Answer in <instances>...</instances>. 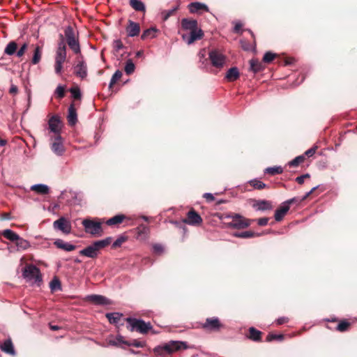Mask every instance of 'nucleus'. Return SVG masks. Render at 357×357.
I'll return each instance as SVG.
<instances>
[{"mask_svg":"<svg viewBox=\"0 0 357 357\" xmlns=\"http://www.w3.org/2000/svg\"><path fill=\"white\" fill-rule=\"evenodd\" d=\"M188 346L186 342L181 341H171L168 343H166L163 346H159L154 349V352L157 355H163L165 354H170L173 352L181 350L186 349Z\"/></svg>","mask_w":357,"mask_h":357,"instance_id":"obj_1","label":"nucleus"},{"mask_svg":"<svg viewBox=\"0 0 357 357\" xmlns=\"http://www.w3.org/2000/svg\"><path fill=\"white\" fill-rule=\"evenodd\" d=\"M239 75L238 68L236 67H232L227 70L225 78L229 82H233L236 80L239 77Z\"/></svg>","mask_w":357,"mask_h":357,"instance_id":"obj_23","label":"nucleus"},{"mask_svg":"<svg viewBox=\"0 0 357 357\" xmlns=\"http://www.w3.org/2000/svg\"><path fill=\"white\" fill-rule=\"evenodd\" d=\"M128 345H132L137 348L143 347L144 343L137 340H133L132 342H128Z\"/></svg>","mask_w":357,"mask_h":357,"instance_id":"obj_58","label":"nucleus"},{"mask_svg":"<svg viewBox=\"0 0 357 357\" xmlns=\"http://www.w3.org/2000/svg\"><path fill=\"white\" fill-rule=\"evenodd\" d=\"M15 241L17 247H18L20 249L26 250L29 246V243L26 240L20 238V236L19 239H17Z\"/></svg>","mask_w":357,"mask_h":357,"instance_id":"obj_45","label":"nucleus"},{"mask_svg":"<svg viewBox=\"0 0 357 357\" xmlns=\"http://www.w3.org/2000/svg\"><path fill=\"white\" fill-rule=\"evenodd\" d=\"M77 112L73 106L71 105L68 108V121L70 126H74L77 122Z\"/></svg>","mask_w":357,"mask_h":357,"instance_id":"obj_26","label":"nucleus"},{"mask_svg":"<svg viewBox=\"0 0 357 357\" xmlns=\"http://www.w3.org/2000/svg\"><path fill=\"white\" fill-rule=\"evenodd\" d=\"M17 48V44L15 41H10L6 45L4 53L7 55L12 56L16 53V50Z\"/></svg>","mask_w":357,"mask_h":357,"instance_id":"obj_29","label":"nucleus"},{"mask_svg":"<svg viewBox=\"0 0 357 357\" xmlns=\"http://www.w3.org/2000/svg\"><path fill=\"white\" fill-rule=\"evenodd\" d=\"M137 229L139 236L146 235L149 231V227L144 225H140Z\"/></svg>","mask_w":357,"mask_h":357,"instance_id":"obj_51","label":"nucleus"},{"mask_svg":"<svg viewBox=\"0 0 357 357\" xmlns=\"http://www.w3.org/2000/svg\"><path fill=\"white\" fill-rule=\"evenodd\" d=\"M261 331L255 329L254 327H251L249 329V338L253 341H259L261 340Z\"/></svg>","mask_w":357,"mask_h":357,"instance_id":"obj_35","label":"nucleus"},{"mask_svg":"<svg viewBox=\"0 0 357 357\" xmlns=\"http://www.w3.org/2000/svg\"><path fill=\"white\" fill-rule=\"evenodd\" d=\"M126 216L123 214L116 215L107 220L106 223L108 225H115L121 223Z\"/></svg>","mask_w":357,"mask_h":357,"instance_id":"obj_31","label":"nucleus"},{"mask_svg":"<svg viewBox=\"0 0 357 357\" xmlns=\"http://www.w3.org/2000/svg\"><path fill=\"white\" fill-rule=\"evenodd\" d=\"M264 172L271 175L280 174L283 172V168L281 166H275L268 167Z\"/></svg>","mask_w":357,"mask_h":357,"instance_id":"obj_38","label":"nucleus"},{"mask_svg":"<svg viewBox=\"0 0 357 357\" xmlns=\"http://www.w3.org/2000/svg\"><path fill=\"white\" fill-rule=\"evenodd\" d=\"M28 45L27 43H24L21 47L19 49L18 51L16 50V55L17 57H21L24 55L25 53L26 49H27Z\"/></svg>","mask_w":357,"mask_h":357,"instance_id":"obj_55","label":"nucleus"},{"mask_svg":"<svg viewBox=\"0 0 357 357\" xmlns=\"http://www.w3.org/2000/svg\"><path fill=\"white\" fill-rule=\"evenodd\" d=\"M250 69L254 72V73H257V72H259L262 70L263 68V66H262V63L261 62H259V61L257 60H254V59H252L250 61Z\"/></svg>","mask_w":357,"mask_h":357,"instance_id":"obj_39","label":"nucleus"},{"mask_svg":"<svg viewBox=\"0 0 357 357\" xmlns=\"http://www.w3.org/2000/svg\"><path fill=\"white\" fill-rule=\"evenodd\" d=\"M22 275L26 281L32 283H40L42 280L39 268L32 264L25 266L22 271Z\"/></svg>","mask_w":357,"mask_h":357,"instance_id":"obj_3","label":"nucleus"},{"mask_svg":"<svg viewBox=\"0 0 357 357\" xmlns=\"http://www.w3.org/2000/svg\"><path fill=\"white\" fill-rule=\"evenodd\" d=\"M222 327L218 317L207 318L206 321L202 324V328L208 331H218Z\"/></svg>","mask_w":357,"mask_h":357,"instance_id":"obj_11","label":"nucleus"},{"mask_svg":"<svg viewBox=\"0 0 357 357\" xmlns=\"http://www.w3.org/2000/svg\"><path fill=\"white\" fill-rule=\"evenodd\" d=\"M51 149L52 151L57 155L61 156L65 151L63 139L61 135H57L54 137H51Z\"/></svg>","mask_w":357,"mask_h":357,"instance_id":"obj_10","label":"nucleus"},{"mask_svg":"<svg viewBox=\"0 0 357 357\" xmlns=\"http://www.w3.org/2000/svg\"><path fill=\"white\" fill-rule=\"evenodd\" d=\"M54 229L59 230L65 234H69L72 230L71 223L64 217H61L53 223Z\"/></svg>","mask_w":357,"mask_h":357,"instance_id":"obj_9","label":"nucleus"},{"mask_svg":"<svg viewBox=\"0 0 357 357\" xmlns=\"http://www.w3.org/2000/svg\"><path fill=\"white\" fill-rule=\"evenodd\" d=\"M181 25L183 29L191 31L197 28V22L195 20L184 18L181 21Z\"/></svg>","mask_w":357,"mask_h":357,"instance_id":"obj_24","label":"nucleus"},{"mask_svg":"<svg viewBox=\"0 0 357 357\" xmlns=\"http://www.w3.org/2000/svg\"><path fill=\"white\" fill-rule=\"evenodd\" d=\"M156 32H157V29L154 27L148 29L142 33V34L141 36V38L142 40L153 38L155 37Z\"/></svg>","mask_w":357,"mask_h":357,"instance_id":"obj_32","label":"nucleus"},{"mask_svg":"<svg viewBox=\"0 0 357 357\" xmlns=\"http://www.w3.org/2000/svg\"><path fill=\"white\" fill-rule=\"evenodd\" d=\"M1 349L10 355H15V351L14 349V347L13 344V342L10 339H8L5 340L1 345H0Z\"/></svg>","mask_w":357,"mask_h":357,"instance_id":"obj_19","label":"nucleus"},{"mask_svg":"<svg viewBox=\"0 0 357 357\" xmlns=\"http://www.w3.org/2000/svg\"><path fill=\"white\" fill-rule=\"evenodd\" d=\"M54 244L58 248L62 249L65 251L70 252L75 249V245L69 243L65 242L61 239H58L54 242Z\"/></svg>","mask_w":357,"mask_h":357,"instance_id":"obj_21","label":"nucleus"},{"mask_svg":"<svg viewBox=\"0 0 357 357\" xmlns=\"http://www.w3.org/2000/svg\"><path fill=\"white\" fill-rule=\"evenodd\" d=\"M86 300L97 305H107L109 299L101 295L92 294L86 296Z\"/></svg>","mask_w":357,"mask_h":357,"instance_id":"obj_17","label":"nucleus"},{"mask_svg":"<svg viewBox=\"0 0 357 357\" xmlns=\"http://www.w3.org/2000/svg\"><path fill=\"white\" fill-rule=\"evenodd\" d=\"M203 197L208 201V202H213L215 199L214 196L209 192L204 193Z\"/></svg>","mask_w":357,"mask_h":357,"instance_id":"obj_63","label":"nucleus"},{"mask_svg":"<svg viewBox=\"0 0 357 357\" xmlns=\"http://www.w3.org/2000/svg\"><path fill=\"white\" fill-rule=\"evenodd\" d=\"M275 321H276V324L278 325H281V324H283L284 323H287L288 321V318L284 317H280L278 319H276Z\"/></svg>","mask_w":357,"mask_h":357,"instance_id":"obj_64","label":"nucleus"},{"mask_svg":"<svg viewBox=\"0 0 357 357\" xmlns=\"http://www.w3.org/2000/svg\"><path fill=\"white\" fill-rule=\"evenodd\" d=\"M66 58L63 56H55V65L54 69L55 73L58 75L61 73V70L63 68V63L65 62Z\"/></svg>","mask_w":357,"mask_h":357,"instance_id":"obj_27","label":"nucleus"},{"mask_svg":"<svg viewBox=\"0 0 357 357\" xmlns=\"http://www.w3.org/2000/svg\"><path fill=\"white\" fill-rule=\"evenodd\" d=\"M1 234L6 238H7L11 241H15L17 239H19V235L9 229L3 230L1 232Z\"/></svg>","mask_w":357,"mask_h":357,"instance_id":"obj_30","label":"nucleus"},{"mask_svg":"<svg viewBox=\"0 0 357 357\" xmlns=\"http://www.w3.org/2000/svg\"><path fill=\"white\" fill-rule=\"evenodd\" d=\"M75 75L81 78L84 79L87 76V66L82 56L77 58L76 64L74 66Z\"/></svg>","mask_w":357,"mask_h":357,"instance_id":"obj_7","label":"nucleus"},{"mask_svg":"<svg viewBox=\"0 0 357 357\" xmlns=\"http://www.w3.org/2000/svg\"><path fill=\"white\" fill-rule=\"evenodd\" d=\"M109 344L113 346H119L121 344H128V342L123 340V336L117 335L114 339L109 340Z\"/></svg>","mask_w":357,"mask_h":357,"instance_id":"obj_41","label":"nucleus"},{"mask_svg":"<svg viewBox=\"0 0 357 357\" xmlns=\"http://www.w3.org/2000/svg\"><path fill=\"white\" fill-rule=\"evenodd\" d=\"M268 218H259L257 220V223L260 226H265V225H266L268 224Z\"/></svg>","mask_w":357,"mask_h":357,"instance_id":"obj_62","label":"nucleus"},{"mask_svg":"<svg viewBox=\"0 0 357 357\" xmlns=\"http://www.w3.org/2000/svg\"><path fill=\"white\" fill-rule=\"evenodd\" d=\"M130 5L134 10L137 11L145 10L144 3L139 0H130Z\"/></svg>","mask_w":357,"mask_h":357,"instance_id":"obj_34","label":"nucleus"},{"mask_svg":"<svg viewBox=\"0 0 357 357\" xmlns=\"http://www.w3.org/2000/svg\"><path fill=\"white\" fill-rule=\"evenodd\" d=\"M183 222L190 225H197L202 223V219L196 211L191 210L188 213L187 218L184 219Z\"/></svg>","mask_w":357,"mask_h":357,"instance_id":"obj_15","label":"nucleus"},{"mask_svg":"<svg viewBox=\"0 0 357 357\" xmlns=\"http://www.w3.org/2000/svg\"><path fill=\"white\" fill-rule=\"evenodd\" d=\"M206 51L205 49H202L199 52V61L202 63V65H206L207 63V59L206 58Z\"/></svg>","mask_w":357,"mask_h":357,"instance_id":"obj_52","label":"nucleus"},{"mask_svg":"<svg viewBox=\"0 0 357 357\" xmlns=\"http://www.w3.org/2000/svg\"><path fill=\"white\" fill-rule=\"evenodd\" d=\"M135 66L134 63L132 62V61L131 59H128L126 61V66H125L126 73L127 75H130L135 71Z\"/></svg>","mask_w":357,"mask_h":357,"instance_id":"obj_43","label":"nucleus"},{"mask_svg":"<svg viewBox=\"0 0 357 357\" xmlns=\"http://www.w3.org/2000/svg\"><path fill=\"white\" fill-rule=\"evenodd\" d=\"M82 225L87 234L96 237L102 235V222L98 220L84 219L82 221Z\"/></svg>","mask_w":357,"mask_h":357,"instance_id":"obj_2","label":"nucleus"},{"mask_svg":"<svg viewBox=\"0 0 357 357\" xmlns=\"http://www.w3.org/2000/svg\"><path fill=\"white\" fill-rule=\"evenodd\" d=\"M70 93L73 98L75 99H80L81 98V92L78 88H72L70 89Z\"/></svg>","mask_w":357,"mask_h":357,"instance_id":"obj_56","label":"nucleus"},{"mask_svg":"<svg viewBox=\"0 0 357 357\" xmlns=\"http://www.w3.org/2000/svg\"><path fill=\"white\" fill-rule=\"evenodd\" d=\"M250 184L255 189L261 190L266 188V185L258 179H253L249 181Z\"/></svg>","mask_w":357,"mask_h":357,"instance_id":"obj_44","label":"nucleus"},{"mask_svg":"<svg viewBox=\"0 0 357 357\" xmlns=\"http://www.w3.org/2000/svg\"><path fill=\"white\" fill-rule=\"evenodd\" d=\"M56 55L66 58V46L63 40L59 43Z\"/></svg>","mask_w":357,"mask_h":357,"instance_id":"obj_37","label":"nucleus"},{"mask_svg":"<svg viewBox=\"0 0 357 357\" xmlns=\"http://www.w3.org/2000/svg\"><path fill=\"white\" fill-rule=\"evenodd\" d=\"M123 47V43L120 40H116L114 41V47L116 51L120 50Z\"/></svg>","mask_w":357,"mask_h":357,"instance_id":"obj_60","label":"nucleus"},{"mask_svg":"<svg viewBox=\"0 0 357 357\" xmlns=\"http://www.w3.org/2000/svg\"><path fill=\"white\" fill-rule=\"evenodd\" d=\"M64 33L69 47L75 54L80 53L79 43L73 29L70 26H67L65 29Z\"/></svg>","mask_w":357,"mask_h":357,"instance_id":"obj_4","label":"nucleus"},{"mask_svg":"<svg viewBox=\"0 0 357 357\" xmlns=\"http://www.w3.org/2000/svg\"><path fill=\"white\" fill-rule=\"evenodd\" d=\"M127 322L129 324V329L131 331H138L141 333H146L151 328L150 323H146L141 319L127 318Z\"/></svg>","mask_w":357,"mask_h":357,"instance_id":"obj_5","label":"nucleus"},{"mask_svg":"<svg viewBox=\"0 0 357 357\" xmlns=\"http://www.w3.org/2000/svg\"><path fill=\"white\" fill-rule=\"evenodd\" d=\"M177 8H173L172 9L168 10H163L162 12V15L164 20H167L170 16H172L176 10Z\"/></svg>","mask_w":357,"mask_h":357,"instance_id":"obj_53","label":"nucleus"},{"mask_svg":"<svg viewBox=\"0 0 357 357\" xmlns=\"http://www.w3.org/2000/svg\"><path fill=\"white\" fill-rule=\"evenodd\" d=\"M125 241L124 238L121 237V238H119L118 239H116L112 246L114 248H116V247H119L121 245L122 243Z\"/></svg>","mask_w":357,"mask_h":357,"instance_id":"obj_61","label":"nucleus"},{"mask_svg":"<svg viewBox=\"0 0 357 357\" xmlns=\"http://www.w3.org/2000/svg\"><path fill=\"white\" fill-rule=\"evenodd\" d=\"M295 199V198H292L284 202L282 205L275 211V219L276 221L279 222L283 219L285 214L289 210V205L292 204Z\"/></svg>","mask_w":357,"mask_h":357,"instance_id":"obj_12","label":"nucleus"},{"mask_svg":"<svg viewBox=\"0 0 357 357\" xmlns=\"http://www.w3.org/2000/svg\"><path fill=\"white\" fill-rule=\"evenodd\" d=\"M349 326V323L345 321L339 323L336 327V329L340 332L346 331Z\"/></svg>","mask_w":357,"mask_h":357,"instance_id":"obj_48","label":"nucleus"},{"mask_svg":"<svg viewBox=\"0 0 357 357\" xmlns=\"http://www.w3.org/2000/svg\"><path fill=\"white\" fill-rule=\"evenodd\" d=\"M55 94L57 96V98L59 99L63 98L64 95H65L64 86H63L61 85H59L55 90Z\"/></svg>","mask_w":357,"mask_h":357,"instance_id":"obj_49","label":"nucleus"},{"mask_svg":"<svg viewBox=\"0 0 357 357\" xmlns=\"http://www.w3.org/2000/svg\"><path fill=\"white\" fill-rule=\"evenodd\" d=\"M259 236H260L259 234H257V233H255V232L250 231L237 232V233L234 234V236L238 237V238H248Z\"/></svg>","mask_w":357,"mask_h":357,"instance_id":"obj_36","label":"nucleus"},{"mask_svg":"<svg viewBox=\"0 0 357 357\" xmlns=\"http://www.w3.org/2000/svg\"><path fill=\"white\" fill-rule=\"evenodd\" d=\"M232 220L228 223V226L234 229H244L250 226V220L243 218L239 214L231 216Z\"/></svg>","mask_w":357,"mask_h":357,"instance_id":"obj_8","label":"nucleus"},{"mask_svg":"<svg viewBox=\"0 0 357 357\" xmlns=\"http://www.w3.org/2000/svg\"><path fill=\"white\" fill-rule=\"evenodd\" d=\"M50 287L51 290L56 291L58 289H61V283L58 279H53L50 284Z\"/></svg>","mask_w":357,"mask_h":357,"instance_id":"obj_47","label":"nucleus"},{"mask_svg":"<svg viewBox=\"0 0 357 357\" xmlns=\"http://www.w3.org/2000/svg\"><path fill=\"white\" fill-rule=\"evenodd\" d=\"M309 177H310V174H305L301 175L300 176H298L296 178V182L298 183L303 184L304 183L305 178H309Z\"/></svg>","mask_w":357,"mask_h":357,"instance_id":"obj_59","label":"nucleus"},{"mask_svg":"<svg viewBox=\"0 0 357 357\" xmlns=\"http://www.w3.org/2000/svg\"><path fill=\"white\" fill-rule=\"evenodd\" d=\"M30 189L40 195H47L50 192L49 187L42 183L33 185Z\"/></svg>","mask_w":357,"mask_h":357,"instance_id":"obj_22","label":"nucleus"},{"mask_svg":"<svg viewBox=\"0 0 357 357\" xmlns=\"http://www.w3.org/2000/svg\"><path fill=\"white\" fill-rule=\"evenodd\" d=\"M284 338L283 335H275V334H268L266 337V341L267 342H271L274 340H282Z\"/></svg>","mask_w":357,"mask_h":357,"instance_id":"obj_54","label":"nucleus"},{"mask_svg":"<svg viewBox=\"0 0 357 357\" xmlns=\"http://www.w3.org/2000/svg\"><path fill=\"white\" fill-rule=\"evenodd\" d=\"M111 238L108 237L102 240L97 241L93 243L94 248H96V251L98 252V250L100 249H102L106 246H107L111 243Z\"/></svg>","mask_w":357,"mask_h":357,"instance_id":"obj_28","label":"nucleus"},{"mask_svg":"<svg viewBox=\"0 0 357 357\" xmlns=\"http://www.w3.org/2000/svg\"><path fill=\"white\" fill-rule=\"evenodd\" d=\"M128 36L134 37L139 35L140 32L139 24L132 20L128 21V24L126 29Z\"/></svg>","mask_w":357,"mask_h":357,"instance_id":"obj_16","label":"nucleus"},{"mask_svg":"<svg viewBox=\"0 0 357 357\" xmlns=\"http://www.w3.org/2000/svg\"><path fill=\"white\" fill-rule=\"evenodd\" d=\"M98 252L96 251L93 245L91 244L79 251V255L90 258H96Z\"/></svg>","mask_w":357,"mask_h":357,"instance_id":"obj_18","label":"nucleus"},{"mask_svg":"<svg viewBox=\"0 0 357 357\" xmlns=\"http://www.w3.org/2000/svg\"><path fill=\"white\" fill-rule=\"evenodd\" d=\"M305 155H298L288 162L289 167H297L305 160Z\"/></svg>","mask_w":357,"mask_h":357,"instance_id":"obj_42","label":"nucleus"},{"mask_svg":"<svg viewBox=\"0 0 357 357\" xmlns=\"http://www.w3.org/2000/svg\"><path fill=\"white\" fill-rule=\"evenodd\" d=\"M317 148V146H314V147L309 149L308 150H307L305 152L303 155H305V156H307V157L312 156L315 153Z\"/></svg>","mask_w":357,"mask_h":357,"instance_id":"obj_57","label":"nucleus"},{"mask_svg":"<svg viewBox=\"0 0 357 357\" xmlns=\"http://www.w3.org/2000/svg\"><path fill=\"white\" fill-rule=\"evenodd\" d=\"M122 317V314L119 312H111L106 314V317L110 324H116L119 322L121 317Z\"/></svg>","mask_w":357,"mask_h":357,"instance_id":"obj_33","label":"nucleus"},{"mask_svg":"<svg viewBox=\"0 0 357 357\" xmlns=\"http://www.w3.org/2000/svg\"><path fill=\"white\" fill-rule=\"evenodd\" d=\"M41 54H42L41 48L38 46L36 47L35 48L32 61H31L33 64H37L40 62V59H41Z\"/></svg>","mask_w":357,"mask_h":357,"instance_id":"obj_40","label":"nucleus"},{"mask_svg":"<svg viewBox=\"0 0 357 357\" xmlns=\"http://www.w3.org/2000/svg\"><path fill=\"white\" fill-rule=\"evenodd\" d=\"M204 33L202 29H199L197 27L196 29L190 31V35L188 36L186 35H183V38L188 45H190L195 40L201 39Z\"/></svg>","mask_w":357,"mask_h":357,"instance_id":"obj_14","label":"nucleus"},{"mask_svg":"<svg viewBox=\"0 0 357 357\" xmlns=\"http://www.w3.org/2000/svg\"><path fill=\"white\" fill-rule=\"evenodd\" d=\"M122 76V72L119 70H117L114 75H112L109 87L112 88V86Z\"/></svg>","mask_w":357,"mask_h":357,"instance_id":"obj_46","label":"nucleus"},{"mask_svg":"<svg viewBox=\"0 0 357 357\" xmlns=\"http://www.w3.org/2000/svg\"><path fill=\"white\" fill-rule=\"evenodd\" d=\"M275 57V54L271 52H267L265 53V54L264 55V57H263V61L265 62V63H270L271 62Z\"/></svg>","mask_w":357,"mask_h":357,"instance_id":"obj_50","label":"nucleus"},{"mask_svg":"<svg viewBox=\"0 0 357 357\" xmlns=\"http://www.w3.org/2000/svg\"><path fill=\"white\" fill-rule=\"evenodd\" d=\"M61 122L57 116H52L48 121V128L50 132L54 134V136L60 135L61 130Z\"/></svg>","mask_w":357,"mask_h":357,"instance_id":"obj_13","label":"nucleus"},{"mask_svg":"<svg viewBox=\"0 0 357 357\" xmlns=\"http://www.w3.org/2000/svg\"><path fill=\"white\" fill-rule=\"evenodd\" d=\"M209 59L213 66L221 68L226 62V56L218 50H213L208 53Z\"/></svg>","mask_w":357,"mask_h":357,"instance_id":"obj_6","label":"nucleus"},{"mask_svg":"<svg viewBox=\"0 0 357 357\" xmlns=\"http://www.w3.org/2000/svg\"><path fill=\"white\" fill-rule=\"evenodd\" d=\"M257 211H266L272 208L271 203L266 200H259L254 204Z\"/></svg>","mask_w":357,"mask_h":357,"instance_id":"obj_25","label":"nucleus"},{"mask_svg":"<svg viewBox=\"0 0 357 357\" xmlns=\"http://www.w3.org/2000/svg\"><path fill=\"white\" fill-rule=\"evenodd\" d=\"M188 8L190 12L192 13H198L201 10H204L206 12L208 11V6L206 4L199 2H193L190 3Z\"/></svg>","mask_w":357,"mask_h":357,"instance_id":"obj_20","label":"nucleus"}]
</instances>
